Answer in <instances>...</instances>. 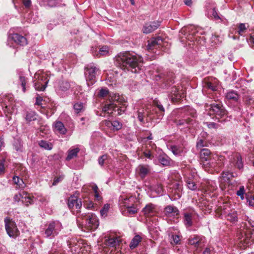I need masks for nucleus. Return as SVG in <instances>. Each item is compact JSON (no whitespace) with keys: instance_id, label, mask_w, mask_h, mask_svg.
Returning <instances> with one entry per match:
<instances>
[{"instance_id":"nucleus-6","label":"nucleus","mask_w":254,"mask_h":254,"mask_svg":"<svg viewBox=\"0 0 254 254\" xmlns=\"http://www.w3.org/2000/svg\"><path fill=\"white\" fill-rule=\"evenodd\" d=\"M78 218L83 219L82 223L88 230H95L99 226L98 218L94 213H82L78 215Z\"/></svg>"},{"instance_id":"nucleus-23","label":"nucleus","mask_w":254,"mask_h":254,"mask_svg":"<svg viewBox=\"0 0 254 254\" xmlns=\"http://www.w3.org/2000/svg\"><path fill=\"white\" fill-rule=\"evenodd\" d=\"M151 167L148 165H139L137 168L138 175L141 179H144L151 172Z\"/></svg>"},{"instance_id":"nucleus-5","label":"nucleus","mask_w":254,"mask_h":254,"mask_svg":"<svg viewBox=\"0 0 254 254\" xmlns=\"http://www.w3.org/2000/svg\"><path fill=\"white\" fill-rule=\"evenodd\" d=\"M49 81V77L47 73L40 71L37 72L33 78L35 89L37 91H44Z\"/></svg>"},{"instance_id":"nucleus-61","label":"nucleus","mask_w":254,"mask_h":254,"mask_svg":"<svg viewBox=\"0 0 254 254\" xmlns=\"http://www.w3.org/2000/svg\"><path fill=\"white\" fill-rule=\"evenodd\" d=\"M25 194V192L23 191L22 193H19L15 194L14 196V200L15 201L19 202V201H22V199H23V196Z\"/></svg>"},{"instance_id":"nucleus-51","label":"nucleus","mask_w":254,"mask_h":254,"mask_svg":"<svg viewBox=\"0 0 254 254\" xmlns=\"http://www.w3.org/2000/svg\"><path fill=\"white\" fill-rule=\"evenodd\" d=\"M14 183L19 186V188H23L24 186V182L23 180L20 179L18 177L14 176L12 178Z\"/></svg>"},{"instance_id":"nucleus-34","label":"nucleus","mask_w":254,"mask_h":254,"mask_svg":"<svg viewBox=\"0 0 254 254\" xmlns=\"http://www.w3.org/2000/svg\"><path fill=\"white\" fill-rule=\"evenodd\" d=\"M170 149L174 155L178 156L181 155L184 152V147L182 145H171L170 146Z\"/></svg>"},{"instance_id":"nucleus-60","label":"nucleus","mask_w":254,"mask_h":254,"mask_svg":"<svg viewBox=\"0 0 254 254\" xmlns=\"http://www.w3.org/2000/svg\"><path fill=\"white\" fill-rule=\"evenodd\" d=\"M108 159V156L107 154H104L101 156H100L98 159V163L99 164L102 166L104 165L105 163H106L105 161Z\"/></svg>"},{"instance_id":"nucleus-38","label":"nucleus","mask_w":254,"mask_h":254,"mask_svg":"<svg viewBox=\"0 0 254 254\" xmlns=\"http://www.w3.org/2000/svg\"><path fill=\"white\" fill-rule=\"evenodd\" d=\"M237 27L238 30L236 31V33H238L240 35H243L249 27V25L248 23H239L237 25Z\"/></svg>"},{"instance_id":"nucleus-14","label":"nucleus","mask_w":254,"mask_h":254,"mask_svg":"<svg viewBox=\"0 0 254 254\" xmlns=\"http://www.w3.org/2000/svg\"><path fill=\"white\" fill-rule=\"evenodd\" d=\"M67 204L69 209H73L75 206L77 213H79V215L80 214L79 210L82 206V202L80 199H78L77 196L72 195L68 198Z\"/></svg>"},{"instance_id":"nucleus-1","label":"nucleus","mask_w":254,"mask_h":254,"mask_svg":"<svg viewBox=\"0 0 254 254\" xmlns=\"http://www.w3.org/2000/svg\"><path fill=\"white\" fill-rule=\"evenodd\" d=\"M143 63L142 58L133 52H121L115 57V64L123 70L137 73Z\"/></svg>"},{"instance_id":"nucleus-43","label":"nucleus","mask_w":254,"mask_h":254,"mask_svg":"<svg viewBox=\"0 0 254 254\" xmlns=\"http://www.w3.org/2000/svg\"><path fill=\"white\" fill-rule=\"evenodd\" d=\"M184 222L187 227H190L192 225L191 214L189 213L184 214Z\"/></svg>"},{"instance_id":"nucleus-46","label":"nucleus","mask_w":254,"mask_h":254,"mask_svg":"<svg viewBox=\"0 0 254 254\" xmlns=\"http://www.w3.org/2000/svg\"><path fill=\"white\" fill-rule=\"evenodd\" d=\"M205 86L212 91H216L217 90V84L215 80L213 81H207L205 83Z\"/></svg>"},{"instance_id":"nucleus-41","label":"nucleus","mask_w":254,"mask_h":254,"mask_svg":"<svg viewBox=\"0 0 254 254\" xmlns=\"http://www.w3.org/2000/svg\"><path fill=\"white\" fill-rule=\"evenodd\" d=\"M22 202L25 204L26 206H28L29 204L33 203V197L31 196L29 194L25 192V194L22 199Z\"/></svg>"},{"instance_id":"nucleus-55","label":"nucleus","mask_w":254,"mask_h":254,"mask_svg":"<svg viewBox=\"0 0 254 254\" xmlns=\"http://www.w3.org/2000/svg\"><path fill=\"white\" fill-rule=\"evenodd\" d=\"M149 188L152 190H155L159 194H163V190L161 185L160 184H157L154 187L150 186Z\"/></svg>"},{"instance_id":"nucleus-27","label":"nucleus","mask_w":254,"mask_h":254,"mask_svg":"<svg viewBox=\"0 0 254 254\" xmlns=\"http://www.w3.org/2000/svg\"><path fill=\"white\" fill-rule=\"evenodd\" d=\"M232 177V174L229 172H223L222 173L219 180V187L221 190H224L226 189V184L224 183L229 181Z\"/></svg>"},{"instance_id":"nucleus-21","label":"nucleus","mask_w":254,"mask_h":254,"mask_svg":"<svg viewBox=\"0 0 254 254\" xmlns=\"http://www.w3.org/2000/svg\"><path fill=\"white\" fill-rule=\"evenodd\" d=\"M163 213L167 217H175L179 215V211L176 206L169 205L164 208Z\"/></svg>"},{"instance_id":"nucleus-56","label":"nucleus","mask_w":254,"mask_h":254,"mask_svg":"<svg viewBox=\"0 0 254 254\" xmlns=\"http://www.w3.org/2000/svg\"><path fill=\"white\" fill-rule=\"evenodd\" d=\"M109 53V48L107 46H103L100 48L99 53L97 56L100 57L101 56H106Z\"/></svg>"},{"instance_id":"nucleus-37","label":"nucleus","mask_w":254,"mask_h":254,"mask_svg":"<svg viewBox=\"0 0 254 254\" xmlns=\"http://www.w3.org/2000/svg\"><path fill=\"white\" fill-rule=\"evenodd\" d=\"M243 101L246 106H250L253 105L254 103V93L245 95L243 97Z\"/></svg>"},{"instance_id":"nucleus-40","label":"nucleus","mask_w":254,"mask_h":254,"mask_svg":"<svg viewBox=\"0 0 254 254\" xmlns=\"http://www.w3.org/2000/svg\"><path fill=\"white\" fill-rule=\"evenodd\" d=\"M79 151V149L78 148H75L71 150H68V154L66 158V160L69 161L74 157H76L77 155V153Z\"/></svg>"},{"instance_id":"nucleus-49","label":"nucleus","mask_w":254,"mask_h":254,"mask_svg":"<svg viewBox=\"0 0 254 254\" xmlns=\"http://www.w3.org/2000/svg\"><path fill=\"white\" fill-rule=\"evenodd\" d=\"M227 220L232 222H235L238 220V214L236 212L234 211L230 213L227 216Z\"/></svg>"},{"instance_id":"nucleus-64","label":"nucleus","mask_w":254,"mask_h":254,"mask_svg":"<svg viewBox=\"0 0 254 254\" xmlns=\"http://www.w3.org/2000/svg\"><path fill=\"white\" fill-rule=\"evenodd\" d=\"M43 101V98L39 95H38L36 98V103L35 104L38 105H40L42 106V102Z\"/></svg>"},{"instance_id":"nucleus-8","label":"nucleus","mask_w":254,"mask_h":254,"mask_svg":"<svg viewBox=\"0 0 254 254\" xmlns=\"http://www.w3.org/2000/svg\"><path fill=\"white\" fill-rule=\"evenodd\" d=\"M237 237L239 241L238 245L243 249L251 245L253 243L254 239L252 238V234L249 230H240Z\"/></svg>"},{"instance_id":"nucleus-22","label":"nucleus","mask_w":254,"mask_h":254,"mask_svg":"<svg viewBox=\"0 0 254 254\" xmlns=\"http://www.w3.org/2000/svg\"><path fill=\"white\" fill-rule=\"evenodd\" d=\"M160 26L158 21H153L150 23H146L144 25L142 31L145 34H148L156 30Z\"/></svg>"},{"instance_id":"nucleus-39","label":"nucleus","mask_w":254,"mask_h":254,"mask_svg":"<svg viewBox=\"0 0 254 254\" xmlns=\"http://www.w3.org/2000/svg\"><path fill=\"white\" fill-rule=\"evenodd\" d=\"M110 125L113 127V129L116 130H120L123 127L122 123L118 120L113 121V122L108 121L107 126L109 127Z\"/></svg>"},{"instance_id":"nucleus-25","label":"nucleus","mask_w":254,"mask_h":254,"mask_svg":"<svg viewBox=\"0 0 254 254\" xmlns=\"http://www.w3.org/2000/svg\"><path fill=\"white\" fill-rule=\"evenodd\" d=\"M128 199L127 198L124 199L125 201L124 202V205L126 208V209L123 211L122 213L126 216H128L130 215H133L136 213L138 210L133 204L130 206L127 204L126 200Z\"/></svg>"},{"instance_id":"nucleus-7","label":"nucleus","mask_w":254,"mask_h":254,"mask_svg":"<svg viewBox=\"0 0 254 254\" xmlns=\"http://www.w3.org/2000/svg\"><path fill=\"white\" fill-rule=\"evenodd\" d=\"M98 72L99 68L93 63L89 64L85 67V76L88 86L92 85L96 82Z\"/></svg>"},{"instance_id":"nucleus-33","label":"nucleus","mask_w":254,"mask_h":254,"mask_svg":"<svg viewBox=\"0 0 254 254\" xmlns=\"http://www.w3.org/2000/svg\"><path fill=\"white\" fill-rule=\"evenodd\" d=\"M54 127L55 131H58L60 134H64L66 132V129L61 121H56L54 124Z\"/></svg>"},{"instance_id":"nucleus-32","label":"nucleus","mask_w":254,"mask_h":254,"mask_svg":"<svg viewBox=\"0 0 254 254\" xmlns=\"http://www.w3.org/2000/svg\"><path fill=\"white\" fill-rule=\"evenodd\" d=\"M37 118V114L35 112L31 110H26L24 113V119L27 123L35 121Z\"/></svg>"},{"instance_id":"nucleus-52","label":"nucleus","mask_w":254,"mask_h":254,"mask_svg":"<svg viewBox=\"0 0 254 254\" xmlns=\"http://www.w3.org/2000/svg\"><path fill=\"white\" fill-rule=\"evenodd\" d=\"M110 208V205L106 204L104 205L103 207L100 210V214L102 217H106L107 216V213Z\"/></svg>"},{"instance_id":"nucleus-20","label":"nucleus","mask_w":254,"mask_h":254,"mask_svg":"<svg viewBox=\"0 0 254 254\" xmlns=\"http://www.w3.org/2000/svg\"><path fill=\"white\" fill-rule=\"evenodd\" d=\"M204 237L197 235L191 236L188 239V244L193 245L196 248H201L202 246Z\"/></svg>"},{"instance_id":"nucleus-53","label":"nucleus","mask_w":254,"mask_h":254,"mask_svg":"<svg viewBox=\"0 0 254 254\" xmlns=\"http://www.w3.org/2000/svg\"><path fill=\"white\" fill-rule=\"evenodd\" d=\"M73 108L77 113L81 112L84 109V105L83 103L77 102L75 103L73 106Z\"/></svg>"},{"instance_id":"nucleus-44","label":"nucleus","mask_w":254,"mask_h":254,"mask_svg":"<svg viewBox=\"0 0 254 254\" xmlns=\"http://www.w3.org/2000/svg\"><path fill=\"white\" fill-rule=\"evenodd\" d=\"M173 189L174 190V193L175 195L180 197L181 196V192L182 191V186L179 183H175L173 186Z\"/></svg>"},{"instance_id":"nucleus-16","label":"nucleus","mask_w":254,"mask_h":254,"mask_svg":"<svg viewBox=\"0 0 254 254\" xmlns=\"http://www.w3.org/2000/svg\"><path fill=\"white\" fill-rule=\"evenodd\" d=\"M150 107L155 108L156 112L154 113L155 116V120H161L164 115L165 109L163 105L158 100H154L153 102V106Z\"/></svg>"},{"instance_id":"nucleus-15","label":"nucleus","mask_w":254,"mask_h":254,"mask_svg":"<svg viewBox=\"0 0 254 254\" xmlns=\"http://www.w3.org/2000/svg\"><path fill=\"white\" fill-rule=\"evenodd\" d=\"M151 142H149V144H146L144 146H142L141 148L138 149V151H140L142 152L143 156L150 159L152 160L154 158V153L152 150L153 146L155 144H151Z\"/></svg>"},{"instance_id":"nucleus-31","label":"nucleus","mask_w":254,"mask_h":254,"mask_svg":"<svg viewBox=\"0 0 254 254\" xmlns=\"http://www.w3.org/2000/svg\"><path fill=\"white\" fill-rule=\"evenodd\" d=\"M41 5L54 7L60 6L62 3V0H38Z\"/></svg>"},{"instance_id":"nucleus-18","label":"nucleus","mask_w":254,"mask_h":254,"mask_svg":"<svg viewBox=\"0 0 254 254\" xmlns=\"http://www.w3.org/2000/svg\"><path fill=\"white\" fill-rule=\"evenodd\" d=\"M183 97L182 91H180L175 86L172 87L170 89L169 97L173 102H179Z\"/></svg>"},{"instance_id":"nucleus-9","label":"nucleus","mask_w":254,"mask_h":254,"mask_svg":"<svg viewBox=\"0 0 254 254\" xmlns=\"http://www.w3.org/2000/svg\"><path fill=\"white\" fill-rule=\"evenodd\" d=\"M223 156H214L209 159L208 162H205L204 167L206 169L211 168L218 172L224 165Z\"/></svg>"},{"instance_id":"nucleus-62","label":"nucleus","mask_w":254,"mask_h":254,"mask_svg":"<svg viewBox=\"0 0 254 254\" xmlns=\"http://www.w3.org/2000/svg\"><path fill=\"white\" fill-rule=\"evenodd\" d=\"M211 13V16L214 18L215 20L221 19V17L218 15L217 12L215 8L212 9Z\"/></svg>"},{"instance_id":"nucleus-48","label":"nucleus","mask_w":254,"mask_h":254,"mask_svg":"<svg viewBox=\"0 0 254 254\" xmlns=\"http://www.w3.org/2000/svg\"><path fill=\"white\" fill-rule=\"evenodd\" d=\"M186 182L189 189L192 190H196L197 189V187L195 183L191 179L189 178L187 179Z\"/></svg>"},{"instance_id":"nucleus-19","label":"nucleus","mask_w":254,"mask_h":254,"mask_svg":"<svg viewBox=\"0 0 254 254\" xmlns=\"http://www.w3.org/2000/svg\"><path fill=\"white\" fill-rule=\"evenodd\" d=\"M2 102V107L5 108L7 112H11V109L13 108V95L11 94H8L3 96L1 99Z\"/></svg>"},{"instance_id":"nucleus-57","label":"nucleus","mask_w":254,"mask_h":254,"mask_svg":"<svg viewBox=\"0 0 254 254\" xmlns=\"http://www.w3.org/2000/svg\"><path fill=\"white\" fill-rule=\"evenodd\" d=\"M39 145L40 147L44 148L45 149L50 150L52 149V145L51 144H49L46 141H41V142L39 143Z\"/></svg>"},{"instance_id":"nucleus-36","label":"nucleus","mask_w":254,"mask_h":254,"mask_svg":"<svg viewBox=\"0 0 254 254\" xmlns=\"http://www.w3.org/2000/svg\"><path fill=\"white\" fill-rule=\"evenodd\" d=\"M158 160L163 166H169L170 164V159L165 154L160 155L158 157Z\"/></svg>"},{"instance_id":"nucleus-59","label":"nucleus","mask_w":254,"mask_h":254,"mask_svg":"<svg viewBox=\"0 0 254 254\" xmlns=\"http://www.w3.org/2000/svg\"><path fill=\"white\" fill-rule=\"evenodd\" d=\"M205 125L210 129H217L220 127L218 124L214 122H206Z\"/></svg>"},{"instance_id":"nucleus-58","label":"nucleus","mask_w":254,"mask_h":254,"mask_svg":"<svg viewBox=\"0 0 254 254\" xmlns=\"http://www.w3.org/2000/svg\"><path fill=\"white\" fill-rule=\"evenodd\" d=\"M245 189L244 186H241L239 190L237 191V195L240 197L241 199L245 198Z\"/></svg>"},{"instance_id":"nucleus-45","label":"nucleus","mask_w":254,"mask_h":254,"mask_svg":"<svg viewBox=\"0 0 254 254\" xmlns=\"http://www.w3.org/2000/svg\"><path fill=\"white\" fill-rule=\"evenodd\" d=\"M59 87L62 91H66L70 88V84L66 80L61 81L59 83Z\"/></svg>"},{"instance_id":"nucleus-47","label":"nucleus","mask_w":254,"mask_h":254,"mask_svg":"<svg viewBox=\"0 0 254 254\" xmlns=\"http://www.w3.org/2000/svg\"><path fill=\"white\" fill-rule=\"evenodd\" d=\"M207 142L202 138H198L196 142V147L197 149L201 150L203 147L207 146Z\"/></svg>"},{"instance_id":"nucleus-26","label":"nucleus","mask_w":254,"mask_h":254,"mask_svg":"<svg viewBox=\"0 0 254 254\" xmlns=\"http://www.w3.org/2000/svg\"><path fill=\"white\" fill-rule=\"evenodd\" d=\"M213 155L210 151L206 148L201 149L200 151V157L203 165L204 166L205 162H208Z\"/></svg>"},{"instance_id":"nucleus-29","label":"nucleus","mask_w":254,"mask_h":254,"mask_svg":"<svg viewBox=\"0 0 254 254\" xmlns=\"http://www.w3.org/2000/svg\"><path fill=\"white\" fill-rule=\"evenodd\" d=\"M230 164L239 170L243 169L244 165L241 156L239 154L235 155L231 161Z\"/></svg>"},{"instance_id":"nucleus-3","label":"nucleus","mask_w":254,"mask_h":254,"mask_svg":"<svg viewBox=\"0 0 254 254\" xmlns=\"http://www.w3.org/2000/svg\"><path fill=\"white\" fill-rule=\"evenodd\" d=\"M210 111L214 115L218 122L224 124L230 121L231 116H228V113L221 103L214 102L210 105Z\"/></svg>"},{"instance_id":"nucleus-10","label":"nucleus","mask_w":254,"mask_h":254,"mask_svg":"<svg viewBox=\"0 0 254 254\" xmlns=\"http://www.w3.org/2000/svg\"><path fill=\"white\" fill-rule=\"evenodd\" d=\"M62 229V224L58 221H52L46 226L44 234L46 238H54Z\"/></svg>"},{"instance_id":"nucleus-11","label":"nucleus","mask_w":254,"mask_h":254,"mask_svg":"<svg viewBox=\"0 0 254 254\" xmlns=\"http://www.w3.org/2000/svg\"><path fill=\"white\" fill-rule=\"evenodd\" d=\"M156 112L155 108L149 107L146 109H140L137 111V119L141 123H144V119L146 118L147 122L155 120V116L154 115Z\"/></svg>"},{"instance_id":"nucleus-50","label":"nucleus","mask_w":254,"mask_h":254,"mask_svg":"<svg viewBox=\"0 0 254 254\" xmlns=\"http://www.w3.org/2000/svg\"><path fill=\"white\" fill-rule=\"evenodd\" d=\"M19 83L21 85L22 91L25 92L26 91V84L27 83V78L22 75L19 76Z\"/></svg>"},{"instance_id":"nucleus-13","label":"nucleus","mask_w":254,"mask_h":254,"mask_svg":"<svg viewBox=\"0 0 254 254\" xmlns=\"http://www.w3.org/2000/svg\"><path fill=\"white\" fill-rule=\"evenodd\" d=\"M226 98L229 101L235 102L237 105L234 107L235 111H240L241 108L238 106L240 103V95L238 93L233 90H230L225 94Z\"/></svg>"},{"instance_id":"nucleus-54","label":"nucleus","mask_w":254,"mask_h":254,"mask_svg":"<svg viewBox=\"0 0 254 254\" xmlns=\"http://www.w3.org/2000/svg\"><path fill=\"white\" fill-rule=\"evenodd\" d=\"M247 203L251 206L254 207V194H246Z\"/></svg>"},{"instance_id":"nucleus-30","label":"nucleus","mask_w":254,"mask_h":254,"mask_svg":"<svg viewBox=\"0 0 254 254\" xmlns=\"http://www.w3.org/2000/svg\"><path fill=\"white\" fill-rule=\"evenodd\" d=\"M121 240L117 237H109L106 239L105 241V244L106 245L115 248L117 249V247H119Z\"/></svg>"},{"instance_id":"nucleus-35","label":"nucleus","mask_w":254,"mask_h":254,"mask_svg":"<svg viewBox=\"0 0 254 254\" xmlns=\"http://www.w3.org/2000/svg\"><path fill=\"white\" fill-rule=\"evenodd\" d=\"M143 214L148 217L153 215L155 212L154 206L152 204H148L143 209Z\"/></svg>"},{"instance_id":"nucleus-24","label":"nucleus","mask_w":254,"mask_h":254,"mask_svg":"<svg viewBox=\"0 0 254 254\" xmlns=\"http://www.w3.org/2000/svg\"><path fill=\"white\" fill-rule=\"evenodd\" d=\"M9 38L17 45L24 46L27 44V40L25 37L17 33L11 34L9 36Z\"/></svg>"},{"instance_id":"nucleus-2","label":"nucleus","mask_w":254,"mask_h":254,"mask_svg":"<svg viewBox=\"0 0 254 254\" xmlns=\"http://www.w3.org/2000/svg\"><path fill=\"white\" fill-rule=\"evenodd\" d=\"M173 115L177 118L174 123L178 127L193 125L195 121L194 119L196 117L195 110L190 106L176 109L173 111Z\"/></svg>"},{"instance_id":"nucleus-63","label":"nucleus","mask_w":254,"mask_h":254,"mask_svg":"<svg viewBox=\"0 0 254 254\" xmlns=\"http://www.w3.org/2000/svg\"><path fill=\"white\" fill-rule=\"evenodd\" d=\"M83 205L85 207L88 209H94V203L92 201H89L88 202L84 203Z\"/></svg>"},{"instance_id":"nucleus-42","label":"nucleus","mask_w":254,"mask_h":254,"mask_svg":"<svg viewBox=\"0 0 254 254\" xmlns=\"http://www.w3.org/2000/svg\"><path fill=\"white\" fill-rule=\"evenodd\" d=\"M141 238L139 235H136L131 240L129 246L131 249L136 248L141 241Z\"/></svg>"},{"instance_id":"nucleus-17","label":"nucleus","mask_w":254,"mask_h":254,"mask_svg":"<svg viewBox=\"0 0 254 254\" xmlns=\"http://www.w3.org/2000/svg\"><path fill=\"white\" fill-rule=\"evenodd\" d=\"M162 43L163 40L160 37L151 39L148 41L147 49L149 51L156 53L157 52L156 51H154V50H156L158 48H160Z\"/></svg>"},{"instance_id":"nucleus-28","label":"nucleus","mask_w":254,"mask_h":254,"mask_svg":"<svg viewBox=\"0 0 254 254\" xmlns=\"http://www.w3.org/2000/svg\"><path fill=\"white\" fill-rule=\"evenodd\" d=\"M115 95L116 94H113V96L110 93L108 89L106 87H102L100 89L97 93V96L100 98H104L107 96H109V100L110 103L113 101V99H114L115 97Z\"/></svg>"},{"instance_id":"nucleus-12","label":"nucleus","mask_w":254,"mask_h":254,"mask_svg":"<svg viewBox=\"0 0 254 254\" xmlns=\"http://www.w3.org/2000/svg\"><path fill=\"white\" fill-rule=\"evenodd\" d=\"M4 222L7 234L10 237L16 238L19 234V231L15 222L8 217L4 218Z\"/></svg>"},{"instance_id":"nucleus-4","label":"nucleus","mask_w":254,"mask_h":254,"mask_svg":"<svg viewBox=\"0 0 254 254\" xmlns=\"http://www.w3.org/2000/svg\"><path fill=\"white\" fill-rule=\"evenodd\" d=\"M127 106V102L126 101L122 102L121 99L119 95H115V97L113 101L109 104H107L104 108L105 112L113 111L117 112L116 115H121L124 113Z\"/></svg>"}]
</instances>
